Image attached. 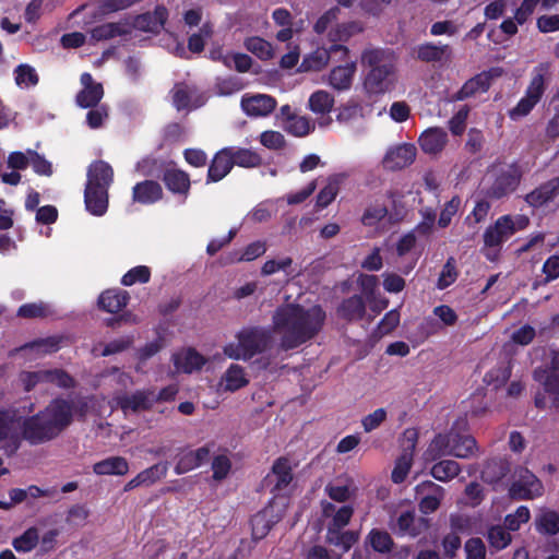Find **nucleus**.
Returning <instances> with one entry per match:
<instances>
[{
	"label": "nucleus",
	"mask_w": 559,
	"mask_h": 559,
	"mask_svg": "<svg viewBox=\"0 0 559 559\" xmlns=\"http://www.w3.org/2000/svg\"><path fill=\"white\" fill-rule=\"evenodd\" d=\"M72 403L55 399L44 411L23 419L21 436L32 445L43 444L57 438L72 423Z\"/></svg>",
	"instance_id": "obj_1"
},
{
	"label": "nucleus",
	"mask_w": 559,
	"mask_h": 559,
	"mask_svg": "<svg viewBox=\"0 0 559 559\" xmlns=\"http://www.w3.org/2000/svg\"><path fill=\"white\" fill-rule=\"evenodd\" d=\"M273 332L280 335L284 350L295 349L314 335V325L309 312L300 305L280 306L273 314Z\"/></svg>",
	"instance_id": "obj_2"
},
{
	"label": "nucleus",
	"mask_w": 559,
	"mask_h": 559,
	"mask_svg": "<svg viewBox=\"0 0 559 559\" xmlns=\"http://www.w3.org/2000/svg\"><path fill=\"white\" fill-rule=\"evenodd\" d=\"M361 62L371 67L364 83L365 92L369 97H378L393 90L395 85L394 63L390 52L381 49H368L364 51Z\"/></svg>",
	"instance_id": "obj_3"
},
{
	"label": "nucleus",
	"mask_w": 559,
	"mask_h": 559,
	"mask_svg": "<svg viewBox=\"0 0 559 559\" xmlns=\"http://www.w3.org/2000/svg\"><path fill=\"white\" fill-rule=\"evenodd\" d=\"M114 180L112 167L105 160L93 162L87 169L84 190L86 210L95 216H103L108 209V189Z\"/></svg>",
	"instance_id": "obj_4"
},
{
	"label": "nucleus",
	"mask_w": 559,
	"mask_h": 559,
	"mask_svg": "<svg viewBox=\"0 0 559 559\" xmlns=\"http://www.w3.org/2000/svg\"><path fill=\"white\" fill-rule=\"evenodd\" d=\"M236 337L237 343H228L223 348L224 354L235 360H249L264 353L272 342L271 332L261 326L243 328Z\"/></svg>",
	"instance_id": "obj_5"
},
{
	"label": "nucleus",
	"mask_w": 559,
	"mask_h": 559,
	"mask_svg": "<svg viewBox=\"0 0 559 559\" xmlns=\"http://www.w3.org/2000/svg\"><path fill=\"white\" fill-rule=\"evenodd\" d=\"M476 452V441L472 436L451 429L447 433H440L435 437L426 451V459L433 461L447 455L468 459Z\"/></svg>",
	"instance_id": "obj_6"
},
{
	"label": "nucleus",
	"mask_w": 559,
	"mask_h": 559,
	"mask_svg": "<svg viewBox=\"0 0 559 559\" xmlns=\"http://www.w3.org/2000/svg\"><path fill=\"white\" fill-rule=\"evenodd\" d=\"M550 76L551 66L549 62L539 63L533 69L532 79L527 86L525 96L521 98L518 105L511 110V118L516 119L519 117H524L534 108V106L540 100Z\"/></svg>",
	"instance_id": "obj_7"
},
{
	"label": "nucleus",
	"mask_w": 559,
	"mask_h": 559,
	"mask_svg": "<svg viewBox=\"0 0 559 559\" xmlns=\"http://www.w3.org/2000/svg\"><path fill=\"white\" fill-rule=\"evenodd\" d=\"M542 481L527 468L519 467L514 471L509 495L516 500H532L543 496Z\"/></svg>",
	"instance_id": "obj_8"
},
{
	"label": "nucleus",
	"mask_w": 559,
	"mask_h": 559,
	"mask_svg": "<svg viewBox=\"0 0 559 559\" xmlns=\"http://www.w3.org/2000/svg\"><path fill=\"white\" fill-rule=\"evenodd\" d=\"M292 480L293 468L290 461L285 456H281L274 461L270 473L262 479L261 487L274 496H278L288 487Z\"/></svg>",
	"instance_id": "obj_9"
},
{
	"label": "nucleus",
	"mask_w": 559,
	"mask_h": 559,
	"mask_svg": "<svg viewBox=\"0 0 559 559\" xmlns=\"http://www.w3.org/2000/svg\"><path fill=\"white\" fill-rule=\"evenodd\" d=\"M417 443V432L415 430H406L403 435L402 445L403 452L395 461L391 478L393 483L400 484L404 481L413 465L414 450Z\"/></svg>",
	"instance_id": "obj_10"
},
{
	"label": "nucleus",
	"mask_w": 559,
	"mask_h": 559,
	"mask_svg": "<svg viewBox=\"0 0 559 559\" xmlns=\"http://www.w3.org/2000/svg\"><path fill=\"white\" fill-rule=\"evenodd\" d=\"M492 183L487 190V195L493 199H501L515 190L520 174L516 168L509 166L491 175Z\"/></svg>",
	"instance_id": "obj_11"
},
{
	"label": "nucleus",
	"mask_w": 559,
	"mask_h": 559,
	"mask_svg": "<svg viewBox=\"0 0 559 559\" xmlns=\"http://www.w3.org/2000/svg\"><path fill=\"white\" fill-rule=\"evenodd\" d=\"M417 148L414 144L402 143L391 146L385 152L382 165L389 170H397L409 166L416 158Z\"/></svg>",
	"instance_id": "obj_12"
},
{
	"label": "nucleus",
	"mask_w": 559,
	"mask_h": 559,
	"mask_svg": "<svg viewBox=\"0 0 559 559\" xmlns=\"http://www.w3.org/2000/svg\"><path fill=\"white\" fill-rule=\"evenodd\" d=\"M168 15L169 12L167 8L163 4H158L152 12L147 11L136 15L132 25L135 29L157 35L164 28Z\"/></svg>",
	"instance_id": "obj_13"
},
{
	"label": "nucleus",
	"mask_w": 559,
	"mask_h": 559,
	"mask_svg": "<svg viewBox=\"0 0 559 559\" xmlns=\"http://www.w3.org/2000/svg\"><path fill=\"white\" fill-rule=\"evenodd\" d=\"M83 88L76 94L75 102L81 108L96 107L104 96V87L102 83L94 81L88 72H84L80 78Z\"/></svg>",
	"instance_id": "obj_14"
},
{
	"label": "nucleus",
	"mask_w": 559,
	"mask_h": 559,
	"mask_svg": "<svg viewBox=\"0 0 559 559\" xmlns=\"http://www.w3.org/2000/svg\"><path fill=\"white\" fill-rule=\"evenodd\" d=\"M162 180L169 192L182 198V203L186 202L191 189V179L187 171L169 165Z\"/></svg>",
	"instance_id": "obj_15"
},
{
	"label": "nucleus",
	"mask_w": 559,
	"mask_h": 559,
	"mask_svg": "<svg viewBox=\"0 0 559 559\" xmlns=\"http://www.w3.org/2000/svg\"><path fill=\"white\" fill-rule=\"evenodd\" d=\"M117 405L127 413L132 411L134 413L141 411H150L154 405V391L153 390H138L132 394H122L116 399Z\"/></svg>",
	"instance_id": "obj_16"
},
{
	"label": "nucleus",
	"mask_w": 559,
	"mask_h": 559,
	"mask_svg": "<svg viewBox=\"0 0 559 559\" xmlns=\"http://www.w3.org/2000/svg\"><path fill=\"white\" fill-rule=\"evenodd\" d=\"M416 492L423 496L419 501V510L425 514H429L439 508L445 491L444 488L432 481H423L416 486Z\"/></svg>",
	"instance_id": "obj_17"
},
{
	"label": "nucleus",
	"mask_w": 559,
	"mask_h": 559,
	"mask_svg": "<svg viewBox=\"0 0 559 559\" xmlns=\"http://www.w3.org/2000/svg\"><path fill=\"white\" fill-rule=\"evenodd\" d=\"M276 107V99L266 94L245 95L241 98L242 110L251 117H265Z\"/></svg>",
	"instance_id": "obj_18"
},
{
	"label": "nucleus",
	"mask_w": 559,
	"mask_h": 559,
	"mask_svg": "<svg viewBox=\"0 0 559 559\" xmlns=\"http://www.w3.org/2000/svg\"><path fill=\"white\" fill-rule=\"evenodd\" d=\"M233 169L230 150L223 147L217 151L209 164L206 185L223 180Z\"/></svg>",
	"instance_id": "obj_19"
},
{
	"label": "nucleus",
	"mask_w": 559,
	"mask_h": 559,
	"mask_svg": "<svg viewBox=\"0 0 559 559\" xmlns=\"http://www.w3.org/2000/svg\"><path fill=\"white\" fill-rule=\"evenodd\" d=\"M540 0H523L519 8L515 9L513 16L506 19L500 24V29L508 36H513L518 33V26L523 25L534 13Z\"/></svg>",
	"instance_id": "obj_20"
},
{
	"label": "nucleus",
	"mask_w": 559,
	"mask_h": 559,
	"mask_svg": "<svg viewBox=\"0 0 559 559\" xmlns=\"http://www.w3.org/2000/svg\"><path fill=\"white\" fill-rule=\"evenodd\" d=\"M162 186L155 180H143L132 188V201L144 205L154 204L163 199Z\"/></svg>",
	"instance_id": "obj_21"
},
{
	"label": "nucleus",
	"mask_w": 559,
	"mask_h": 559,
	"mask_svg": "<svg viewBox=\"0 0 559 559\" xmlns=\"http://www.w3.org/2000/svg\"><path fill=\"white\" fill-rule=\"evenodd\" d=\"M559 200V177L552 178L525 197V201L534 207L546 205Z\"/></svg>",
	"instance_id": "obj_22"
},
{
	"label": "nucleus",
	"mask_w": 559,
	"mask_h": 559,
	"mask_svg": "<svg viewBox=\"0 0 559 559\" xmlns=\"http://www.w3.org/2000/svg\"><path fill=\"white\" fill-rule=\"evenodd\" d=\"M130 295L127 290L111 288L103 292L98 297V307L109 313H117L129 304Z\"/></svg>",
	"instance_id": "obj_23"
},
{
	"label": "nucleus",
	"mask_w": 559,
	"mask_h": 559,
	"mask_svg": "<svg viewBox=\"0 0 559 559\" xmlns=\"http://www.w3.org/2000/svg\"><path fill=\"white\" fill-rule=\"evenodd\" d=\"M448 142V134L442 128H429L419 136L421 150L430 155L439 154Z\"/></svg>",
	"instance_id": "obj_24"
},
{
	"label": "nucleus",
	"mask_w": 559,
	"mask_h": 559,
	"mask_svg": "<svg viewBox=\"0 0 559 559\" xmlns=\"http://www.w3.org/2000/svg\"><path fill=\"white\" fill-rule=\"evenodd\" d=\"M513 235L510 225V215L501 216L495 225L488 227L484 234V242L488 247H497Z\"/></svg>",
	"instance_id": "obj_25"
},
{
	"label": "nucleus",
	"mask_w": 559,
	"mask_h": 559,
	"mask_svg": "<svg viewBox=\"0 0 559 559\" xmlns=\"http://www.w3.org/2000/svg\"><path fill=\"white\" fill-rule=\"evenodd\" d=\"M428 520L424 518L416 519L414 511H405L401 513L396 520L397 534L412 537L418 536L428 528Z\"/></svg>",
	"instance_id": "obj_26"
},
{
	"label": "nucleus",
	"mask_w": 559,
	"mask_h": 559,
	"mask_svg": "<svg viewBox=\"0 0 559 559\" xmlns=\"http://www.w3.org/2000/svg\"><path fill=\"white\" fill-rule=\"evenodd\" d=\"M490 74L481 72L464 83L460 91L453 95L454 100H464L485 93L490 86Z\"/></svg>",
	"instance_id": "obj_27"
},
{
	"label": "nucleus",
	"mask_w": 559,
	"mask_h": 559,
	"mask_svg": "<svg viewBox=\"0 0 559 559\" xmlns=\"http://www.w3.org/2000/svg\"><path fill=\"white\" fill-rule=\"evenodd\" d=\"M93 472L99 476H123L129 472V463L123 456H110L96 462Z\"/></svg>",
	"instance_id": "obj_28"
},
{
	"label": "nucleus",
	"mask_w": 559,
	"mask_h": 559,
	"mask_svg": "<svg viewBox=\"0 0 559 559\" xmlns=\"http://www.w3.org/2000/svg\"><path fill=\"white\" fill-rule=\"evenodd\" d=\"M168 167L169 164L165 159L153 155L145 156L135 165V169L140 175L160 179Z\"/></svg>",
	"instance_id": "obj_29"
},
{
	"label": "nucleus",
	"mask_w": 559,
	"mask_h": 559,
	"mask_svg": "<svg viewBox=\"0 0 559 559\" xmlns=\"http://www.w3.org/2000/svg\"><path fill=\"white\" fill-rule=\"evenodd\" d=\"M344 179L345 176L341 174L326 178L317 194V207H325L336 198Z\"/></svg>",
	"instance_id": "obj_30"
},
{
	"label": "nucleus",
	"mask_w": 559,
	"mask_h": 559,
	"mask_svg": "<svg viewBox=\"0 0 559 559\" xmlns=\"http://www.w3.org/2000/svg\"><path fill=\"white\" fill-rule=\"evenodd\" d=\"M62 342L61 336H48L44 338H37L32 342L25 343L17 347L16 352L32 350L38 355L56 353L60 348Z\"/></svg>",
	"instance_id": "obj_31"
},
{
	"label": "nucleus",
	"mask_w": 559,
	"mask_h": 559,
	"mask_svg": "<svg viewBox=\"0 0 559 559\" xmlns=\"http://www.w3.org/2000/svg\"><path fill=\"white\" fill-rule=\"evenodd\" d=\"M206 359L194 348H188L181 356L175 357V365L185 373L202 369Z\"/></svg>",
	"instance_id": "obj_32"
},
{
	"label": "nucleus",
	"mask_w": 559,
	"mask_h": 559,
	"mask_svg": "<svg viewBox=\"0 0 559 559\" xmlns=\"http://www.w3.org/2000/svg\"><path fill=\"white\" fill-rule=\"evenodd\" d=\"M230 150L233 167L253 168L262 164V157L249 148L227 146Z\"/></svg>",
	"instance_id": "obj_33"
},
{
	"label": "nucleus",
	"mask_w": 559,
	"mask_h": 559,
	"mask_svg": "<svg viewBox=\"0 0 559 559\" xmlns=\"http://www.w3.org/2000/svg\"><path fill=\"white\" fill-rule=\"evenodd\" d=\"M337 311L342 318L348 321H355L364 317L366 306L360 296H352L341 304Z\"/></svg>",
	"instance_id": "obj_34"
},
{
	"label": "nucleus",
	"mask_w": 559,
	"mask_h": 559,
	"mask_svg": "<svg viewBox=\"0 0 559 559\" xmlns=\"http://www.w3.org/2000/svg\"><path fill=\"white\" fill-rule=\"evenodd\" d=\"M173 105L178 111L181 110H190L192 108H198L201 104L192 103V90L185 83L175 84L171 90Z\"/></svg>",
	"instance_id": "obj_35"
},
{
	"label": "nucleus",
	"mask_w": 559,
	"mask_h": 559,
	"mask_svg": "<svg viewBox=\"0 0 559 559\" xmlns=\"http://www.w3.org/2000/svg\"><path fill=\"white\" fill-rule=\"evenodd\" d=\"M461 472V466L453 460H442L431 467V475L435 479L447 483L456 477Z\"/></svg>",
	"instance_id": "obj_36"
},
{
	"label": "nucleus",
	"mask_w": 559,
	"mask_h": 559,
	"mask_svg": "<svg viewBox=\"0 0 559 559\" xmlns=\"http://www.w3.org/2000/svg\"><path fill=\"white\" fill-rule=\"evenodd\" d=\"M321 506H322V513L324 516L333 515V519H332V522L330 525H333V526L340 527V528H343L344 526H346L349 523L350 518L354 513L353 508L349 506H343L336 512H334L335 508L330 502H322Z\"/></svg>",
	"instance_id": "obj_37"
},
{
	"label": "nucleus",
	"mask_w": 559,
	"mask_h": 559,
	"mask_svg": "<svg viewBox=\"0 0 559 559\" xmlns=\"http://www.w3.org/2000/svg\"><path fill=\"white\" fill-rule=\"evenodd\" d=\"M127 34H129V29L123 27L120 23L115 22L100 24L91 31V37L96 41L107 40Z\"/></svg>",
	"instance_id": "obj_38"
},
{
	"label": "nucleus",
	"mask_w": 559,
	"mask_h": 559,
	"mask_svg": "<svg viewBox=\"0 0 559 559\" xmlns=\"http://www.w3.org/2000/svg\"><path fill=\"white\" fill-rule=\"evenodd\" d=\"M534 379L543 383L545 391L551 396L552 404L559 407V377L549 374L545 369H536Z\"/></svg>",
	"instance_id": "obj_39"
},
{
	"label": "nucleus",
	"mask_w": 559,
	"mask_h": 559,
	"mask_svg": "<svg viewBox=\"0 0 559 559\" xmlns=\"http://www.w3.org/2000/svg\"><path fill=\"white\" fill-rule=\"evenodd\" d=\"M417 56L423 61H441L451 57V49L448 45L425 44L418 47Z\"/></svg>",
	"instance_id": "obj_40"
},
{
	"label": "nucleus",
	"mask_w": 559,
	"mask_h": 559,
	"mask_svg": "<svg viewBox=\"0 0 559 559\" xmlns=\"http://www.w3.org/2000/svg\"><path fill=\"white\" fill-rule=\"evenodd\" d=\"M356 66L353 61L334 68L330 75L331 84L338 90L347 88L352 82Z\"/></svg>",
	"instance_id": "obj_41"
},
{
	"label": "nucleus",
	"mask_w": 559,
	"mask_h": 559,
	"mask_svg": "<svg viewBox=\"0 0 559 559\" xmlns=\"http://www.w3.org/2000/svg\"><path fill=\"white\" fill-rule=\"evenodd\" d=\"M245 47L257 58L266 61L273 58L274 51L271 43L259 36H252L245 40Z\"/></svg>",
	"instance_id": "obj_42"
},
{
	"label": "nucleus",
	"mask_w": 559,
	"mask_h": 559,
	"mask_svg": "<svg viewBox=\"0 0 559 559\" xmlns=\"http://www.w3.org/2000/svg\"><path fill=\"white\" fill-rule=\"evenodd\" d=\"M538 532L555 535L559 532V514L551 510H540L536 516Z\"/></svg>",
	"instance_id": "obj_43"
},
{
	"label": "nucleus",
	"mask_w": 559,
	"mask_h": 559,
	"mask_svg": "<svg viewBox=\"0 0 559 559\" xmlns=\"http://www.w3.org/2000/svg\"><path fill=\"white\" fill-rule=\"evenodd\" d=\"M225 386L227 391L235 392L249 383L246 378L245 369L237 365L231 364L224 376Z\"/></svg>",
	"instance_id": "obj_44"
},
{
	"label": "nucleus",
	"mask_w": 559,
	"mask_h": 559,
	"mask_svg": "<svg viewBox=\"0 0 559 559\" xmlns=\"http://www.w3.org/2000/svg\"><path fill=\"white\" fill-rule=\"evenodd\" d=\"M511 376V365L509 361L501 362L500 365L490 369L484 377V382L495 389L502 386Z\"/></svg>",
	"instance_id": "obj_45"
},
{
	"label": "nucleus",
	"mask_w": 559,
	"mask_h": 559,
	"mask_svg": "<svg viewBox=\"0 0 559 559\" xmlns=\"http://www.w3.org/2000/svg\"><path fill=\"white\" fill-rule=\"evenodd\" d=\"M39 543L38 530L35 526L28 527L22 535L12 542L13 548L19 552H29Z\"/></svg>",
	"instance_id": "obj_46"
},
{
	"label": "nucleus",
	"mask_w": 559,
	"mask_h": 559,
	"mask_svg": "<svg viewBox=\"0 0 559 559\" xmlns=\"http://www.w3.org/2000/svg\"><path fill=\"white\" fill-rule=\"evenodd\" d=\"M167 471L168 464L166 462H159L140 472L138 477L142 486H151L157 480L164 478L167 474Z\"/></svg>",
	"instance_id": "obj_47"
},
{
	"label": "nucleus",
	"mask_w": 559,
	"mask_h": 559,
	"mask_svg": "<svg viewBox=\"0 0 559 559\" xmlns=\"http://www.w3.org/2000/svg\"><path fill=\"white\" fill-rule=\"evenodd\" d=\"M151 280V269L146 265H138L130 269L122 277L123 286H132L136 283L146 284Z\"/></svg>",
	"instance_id": "obj_48"
},
{
	"label": "nucleus",
	"mask_w": 559,
	"mask_h": 559,
	"mask_svg": "<svg viewBox=\"0 0 559 559\" xmlns=\"http://www.w3.org/2000/svg\"><path fill=\"white\" fill-rule=\"evenodd\" d=\"M451 527L454 533H465L472 534L477 533L478 521L475 518L463 515V514H454L451 515Z\"/></svg>",
	"instance_id": "obj_49"
},
{
	"label": "nucleus",
	"mask_w": 559,
	"mask_h": 559,
	"mask_svg": "<svg viewBox=\"0 0 559 559\" xmlns=\"http://www.w3.org/2000/svg\"><path fill=\"white\" fill-rule=\"evenodd\" d=\"M333 107L332 97L325 92H317V124L325 127L330 123L331 118L324 114Z\"/></svg>",
	"instance_id": "obj_50"
},
{
	"label": "nucleus",
	"mask_w": 559,
	"mask_h": 559,
	"mask_svg": "<svg viewBox=\"0 0 559 559\" xmlns=\"http://www.w3.org/2000/svg\"><path fill=\"white\" fill-rule=\"evenodd\" d=\"M368 542L373 550L378 552H388L393 546V540L389 533L380 530H371L368 534Z\"/></svg>",
	"instance_id": "obj_51"
},
{
	"label": "nucleus",
	"mask_w": 559,
	"mask_h": 559,
	"mask_svg": "<svg viewBox=\"0 0 559 559\" xmlns=\"http://www.w3.org/2000/svg\"><path fill=\"white\" fill-rule=\"evenodd\" d=\"M15 83L19 86H34L38 83L39 78L35 69L29 64H19L14 70Z\"/></svg>",
	"instance_id": "obj_52"
},
{
	"label": "nucleus",
	"mask_w": 559,
	"mask_h": 559,
	"mask_svg": "<svg viewBox=\"0 0 559 559\" xmlns=\"http://www.w3.org/2000/svg\"><path fill=\"white\" fill-rule=\"evenodd\" d=\"M211 467L213 472V479L216 481H222L230 473L231 461L227 455L219 454L213 457Z\"/></svg>",
	"instance_id": "obj_53"
},
{
	"label": "nucleus",
	"mask_w": 559,
	"mask_h": 559,
	"mask_svg": "<svg viewBox=\"0 0 559 559\" xmlns=\"http://www.w3.org/2000/svg\"><path fill=\"white\" fill-rule=\"evenodd\" d=\"M46 382L53 383L62 389H71L74 386V379L62 369L45 370Z\"/></svg>",
	"instance_id": "obj_54"
},
{
	"label": "nucleus",
	"mask_w": 559,
	"mask_h": 559,
	"mask_svg": "<svg viewBox=\"0 0 559 559\" xmlns=\"http://www.w3.org/2000/svg\"><path fill=\"white\" fill-rule=\"evenodd\" d=\"M47 307L44 302H28L20 306L17 317L24 319L45 318L47 316Z\"/></svg>",
	"instance_id": "obj_55"
},
{
	"label": "nucleus",
	"mask_w": 559,
	"mask_h": 559,
	"mask_svg": "<svg viewBox=\"0 0 559 559\" xmlns=\"http://www.w3.org/2000/svg\"><path fill=\"white\" fill-rule=\"evenodd\" d=\"M388 214L386 206L384 204H373L366 209L361 223L365 226H376L380 221H382Z\"/></svg>",
	"instance_id": "obj_56"
},
{
	"label": "nucleus",
	"mask_w": 559,
	"mask_h": 559,
	"mask_svg": "<svg viewBox=\"0 0 559 559\" xmlns=\"http://www.w3.org/2000/svg\"><path fill=\"white\" fill-rule=\"evenodd\" d=\"M347 49L341 45H333L328 49H317V69L326 64L329 59L337 60L347 55Z\"/></svg>",
	"instance_id": "obj_57"
},
{
	"label": "nucleus",
	"mask_w": 559,
	"mask_h": 559,
	"mask_svg": "<svg viewBox=\"0 0 559 559\" xmlns=\"http://www.w3.org/2000/svg\"><path fill=\"white\" fill-rule=\"evenodd\" d=\"M27 154L31 156V165L33 170L39 176H51L52 165L43 155L38 154L34 150H27Z\"/></svg>",
	"instance_id": "obj_58"
},
{
	"label": "nucleus",
	"mask_w": 559,
	"mask_h": 559,
	"mask_svg": "<svg viewBox=\"0 0 559 559\" xmlns=\"http://www.w3.org/2000/svg\"><path fill=\"white\" fill-rule=\"evenodd\" d=\"M133 344V336H122L120 338L108 342L102 352V356L107 357L110 355L119 354L131 347Z\"/></svg>",
	"instance_id": "obj_59"
},
{
	"label": "nucleus",
	"mask_w": 559,
	"mask_h": 559,
	"mask_svg": "<svg viewBox=\"0 0 559 559\" xmlns=\"http://www.w3.org/2000/svg\"><path fill=\"white\" fill-rule=\"evenodd\" d=\"M200 467L199 464L195 461L194 454L191 450L182 451L178 455L177 463L175 465V473L177 475L186 474L190 471H193L195 468Z\"/></svg>",
	"instance_id": "obj_60"
},
{
	"label": "nucleus",
	"mask_w": 559,
	"mask_h": 559,
	"mask_svg": "<svg viewBox=\"0 0 559 559\" xmlns=\"http://www.w3.org/2000/svg\"><path fill=\"white\" fill-rule=\"evenodd\" d=\"M531 518V513L527 507L521 506L516 509L513 514L507 515L504 524L509 531H516L521 524L526 523Z\"/></svg>",
	"instance_id": "obj_61"
},
{
	"label": "nucleus",
	"mask_w": 559,
	"mask_h": 559,
	"mask_svg": "<svg viewBox=\"0 0 559 559\" xmlns=\"http://www.w3.org/2000/svg\"><path fill=\"white\" fill-rule=\"evenodd\" d=\"M488 540L496 549H503L511 543V536L503 527L495 526L488 532Z\"/></svg>",
	"instance_id": "obj_62"
},
{
	"label": "nucleus",
	"mask_w": 559,
	"mask_h": 559,
	"mask_svg": "<svg viewBox=\"0 0 559 559\" xmlns=\"http://www.w3.org/2000/svg\"><path fill=\"white\" fill-rule=\"evenodd\" d=\"M469 108L467 106L461 107L457 112L449 120V129L453 135H461L465 131L466 120L468 117Z\"/></svg>",
	"instance_id": "obj_63"
},
{
	"label": "nucleus",
	"mask_w": 559,
	"mask_h": 559,
	"mask_svg": "<svg viewBox=\"0 0 559 559\" xmlns=\"http://www.w3.org/2000/svg\"><path fill=\"white\" fill-rule=\"evenodd\" d=\"M260 142L269 150H281L285 146L284 135L278 131L267 130L261 133Z\"/></svg>",
	"instance_id": "obj_64"
}]
</instances>
